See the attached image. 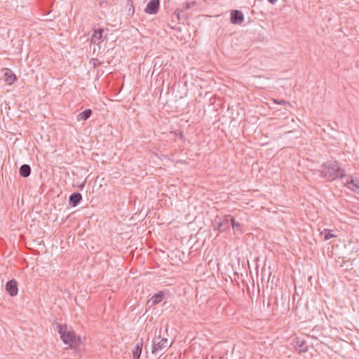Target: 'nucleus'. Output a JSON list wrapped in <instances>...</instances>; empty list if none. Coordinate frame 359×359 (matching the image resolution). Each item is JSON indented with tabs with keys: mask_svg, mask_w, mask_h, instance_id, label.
<instances>
[{
	"mask_svg": "<svg viewBox=\"0 0 359 359\" xmlns=\"http://www.w3.org/2000/svg\"><path fill=\"white\" fill-rule=\"evenodd\" d=\"M322 175L328 180H334L339 177L344 182L346 175L344 170L342 169L339 163L336 161H328L325 163L321 168Z\"/></svg>",
	"mask_w": 359,
	"mask_h": 359,
	"instance_id": "obj_1",
	"label": "nucleus"
},
{
	"mask_svg": "<svg viewBox=\"0 0 359 359\" xmlns=\"http://www.w3.org/2000/svg\"><path fill=\"white\" fill-rule=\"evenodd\" d=\"M58 332L63 342L69 344L71 346H76L79 345L81 339L76 337L73 332L67 330V326H63L60 324H57Z\"/></svg>",
	"mask_w": 359,
	"mask_h": 359,
	"instance_id": "obj_2",
	"label": "nucleus"
},
{
	"mask_svg": "<svg viewBox=\"0 0 359 359\" xmlns=\"http://www.w3.org/2000/svg\"><path fill=\"white\" fill-rule=\"evenodd\" d=\"M344 184L353 191L359 193V177L346 176Z\"/></svg>",
	"mask_w": 359,
	"mask_h": 359,
	"instance_id": "obj_3",
	"label": "nucleus"
},
{
	"mask_svg": "<svg viewBox=\"0 0 359 359\" xmlns=\"http://www.w3.org/2000/svg\"><path fill=\"white\" fill-rule=\"evenodd\" d=\"M230 222L233 227H235L237 224L236 223L233 217L231 218H225L222 222H219L217 225H214V229H217L220 232L224 231L226 229L229 227Z\"/></svg>",
	"mask_w": 359,
	"mask_h": 359,
	"instance_id": "obj_4",
	"label": "nucleus"
},
{
	"mask_svg": "<svg viewBox=\"0 0 359 359\" xmlns=\"http://www.w3.org/2000/svg\"><path fill=\"white\" fill-rule=\"evenodd\" d=\"M167 344L168 339L166 338H161L159 336L158 338H156L155 340L153 341L152 353H154L156 351L166 347Z\"/></svg>",
	"mask_w": 359,
	"mask_h": 359,
	"instance_id": "obj_5",
	"label": "nucleus"
},
{
	"mask_svg": "<svg viewBox=\"0 0 359 359\" xmlns=\"http://www.w3.org/2000/svg\"><path fill=\"white\" fill-rule=\"evenodd\" d=\"M159 0H150L145 8V12L148 14H156L159 9Z\"/></svg>",
	"mask_w": 359,
	"mask_h": 359,
	"instance_id": "obj_6",
	"label": "nucleus"
},
{
	"mask_svg": "<svg viewBox=\"0 0 359 359\" xmlns=\"http://www.w3.org/2000/svg\"><path fill=\"white\" fill-rule=\"evenodd\" d=\"M6 290L11 296H15L18 294V283L15 279L8 280L6 284Z\"/></svg>",
	"mask_w": 359,
	"mask_h": 359,
	"instance_id": "obj_7",
	"label": "nucleus"
},
{
	"mask_svg": "<svg viewBox=\"0 0 359 359\" xmlns=\"http://www.w3.org/2000/svg\"><path fill=\"white\" fill-rule=\"evenodd\" d=\"M244 21V15L241 11L233 10L231 13V22L234 25H241Z\"/></svg>",
	"mask_w": 359,
	"mask_h": 359,
	"instance_id": "obj_8",
	"label": "nucleus"
},
{
	"mask_svg": "<svg viewBox=\"0 0 359 359\" xmlns=\"http://www.w3.org/2000/svg\"><path fill=\"white\" fill-rule=\"evenodd\" d=\"M103 32L104 29L102 28H98L97 29H95L93 31V34L90 37V42L98 45L104 41L102 36Z\"/></svg>",
	"mask_w": 359,
	"mask_h": 359,
	"instance_id": "obj_9",
	"label": "nucleus"
},
{
	"mask_svg": "<svg viewBox=\"0 0 359 359\" xmlns=\"http://www.w3.org/2000/svg\"><path fill=\"white\" fill-rule=\"evenodd\" d=\"M3 72L4 79L7 84L11 85L16 81V76L11 69L5 68L3 69Z\"/></svg>",
	"mask_w": 359,
	"mask_h": 359,
	"instance_id": "obj_10",
	"label": "nucleus"
},
{
	"mask_svg": "<svg viewBox=\"0 0 359 359\" xmlns=\"http://www.w3.org/2000/svg\"><path fill=\"white\" fill-rule=\"evenodd\" d=\"M81 200V194L79 192H75L70 195L69 203L72 207H75L79 204Z\"/></svg>",
	"mask_w": 359,
	"mask_h": 359,
	"instance_id": "obj_11",
	"label": "nucleus"
},
{
	"mask_svg": "<svg viewBox=\"0 0 359 359\" xmlns=\"http://www.w3.org/2000/svg\"><path fill=\"white\" fill-rule=\"evenodd\" d=\"M143 340L141 339L135 345L133 350V355L134 359H139L142 350Z\"/></svg>",
	"mask_w": 359,
	"mask_h": 359,
	"instance_id": "obj_12",
	"label": "nucleus"
},
{
	"mask_svg": "<svg viewBox=\"0 0 359 359\" xmlns=\"http://www.w3.org/2000/svg\"><path fill=\"white\" fill-rule=\"evenodd\" d=\"M336 231L337 230L325 229L321 231L320 234L324 236L325 241H328L332 238L337 237Z\"/></svg>",
	"mask_w": 359,
	"mask_h": 359,
	"instance_id": "obj_13",
	"label": "nucleus"
},
{
	"mask_svg": "<svg viewBox=\"0 0 359 359\" xmlns=\"http://www.w3.org/2000/svg\"><path fill=\"white\" fill-rule=\"evenodd\" d=\"M164 292L160 291L158 293L155 294L150 299L152 302V305H156L162 302L164 298Z\"/></svg>",
	"mask_w": 359,
	"mask_h": 359,
	"instance_id": "obj_14",
	"label": "nucleus"
},
{
	"mask_svg": "<svg viewBox=\"0 0 359 359\" xmlns=\"http://www.w3.org/2000/svg\"><path fill=\"white\" fill-rule=\"evenodd\" d=\"M19 172L20 176L27 177L31 173V168L29 165L24 164L20 166Z\"/></svg>",
	"mask_w": 359,
	"mask_h": 359,
	"instance_id": "obj_15",
	"label": "nucleus"
},
{
	"mask_svg": "<svg viewBox=\"0 0 359 359\" xmlns=\"http://www.w3.org/2000/svg\"><path fill=\"white\" fill-rule=\"evenodd\" d=\"M92 110L87 109L79 114L78 120L86 121L92 115Z\"/></svg>",
	"mask_w": 359,
	"mask_h": 359,
	"instance_id": "obj_16",
	"label": "nucleus"
},
{
	"mask_svg": "<svg viewBox=\"0 0 359 359\" xmlns=\"http://www.w3.org/2000/svg\"><path fill=\"white\" fill-rule=\"evenodd\" d=\"M295 346L300 351H302V352H304V351H306L307 350V348H306V343L304 341H297L296 342V345Z\"/></svg>",
	"mask_w": 359,
	"mask_h": 359,
	"instance_id": "obj_17",
	"label": "nucleus"
},
{
	"mask_svg": "<svg viewBox=\"0 0 359 359\" xmlns=\"http://www.w3.org/2000/svg\"><path fill=\"white\" fill-rule=\"evenodd\" d=\"M91 62H93L94 67H96L97 64H99L97 59H93Z\"/></svg>",
	"mask_w": 359,
	"mask_h": 359,
	"instance_id": "obj_18",
	"label": "nucleus"
},
{
	"mask_svg": "<svg viewBox=\"0 0 359 359\" xmlns=\"http://www.w3.org/2000/svg\"><path fill=\"white\" fill-rule=\"evenodd\" d=\"M274 102L276 103L279 104H286L287 103V102L285 101V100H275Z\"/></svg>",
	"mask_w": 359,
	"mask_h": 359,
	"instance_id": "obj_19",
	"label": "nucleus"
},
{
	"mask_svg": "<svg viewBox=\"0 0 359 359\" xmlns=\"http://www.w3.org/2000/svg\"><path fill=\"white\" fill-rule=\"evenodd\" d=\"M99 1H100V6H102V4H103L104 3H105L107 0H99Z\"/></svg>",
	"mask_w": 359,
	"mask_h": 359,
	"instance_id": "obj_20",
	"label": "nucleus"
},
{
	"mask_svg": "<svg viewBox=\"0 0 359 359\" xmlns=\"http://www.w3.org/2000/svg\"><path fill=\"white\" fill-rule=\"evenodd\" d=\"M268 1L270 2L271 4H273L277 1V0H268Z\"/></svg>",
	"mask_w": 359,
	"mask_h": 359,
	"instance_id": "obj_21",
	"label": "nucleus"
}]
</instances>
